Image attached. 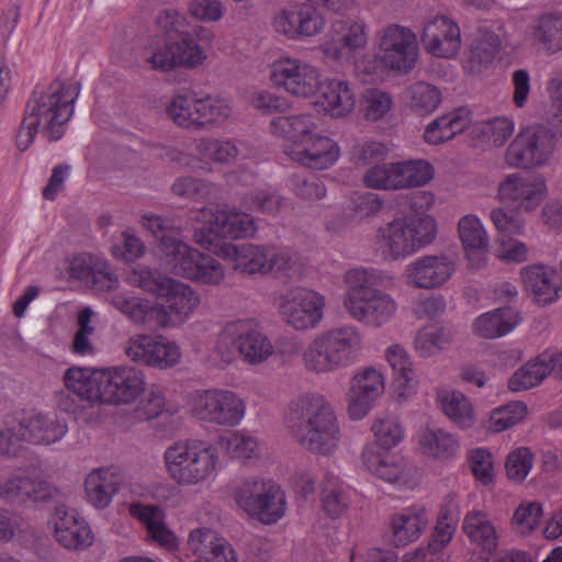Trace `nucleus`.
<instances>
[{"label":"nucleus","instance_id":"nucleus-1","mask_svg":"<svg viewBox=\"0 0 562 562\" xmlns=\"http://www.w3.org/2000/svg\"><path fill=\"white\" fill-rule=\"evenodd\" d=\"M80 92L79 82L67 83L59 77L46 87H36L25 103L23 117L16 133V147L26 150L41 132L48 142L59 140L75 111Z\"/></svg>","mask_w":562,"mask_h":562},{"label":"nucleus","instance_id":"nucleus-2","mask_svg":"<svg viewBox=\"0 0 562 562\" xmlns=\"http://www.w3.org/2000/svg\"><path fill=\"white\" fill-rule=\"evenodd\" d=\"M288 428L306 450L330 454L338 446L339 427L333 406L318 393H305L291 402Z\"/></svg>","mask_w":562,"mask_h":562},{"label":"nucleus","instance_id":"nucleus-3","mask_svg":"<svg viewBox=\"0 0 562 562\" xmlns=\"http://www.w3.org/2000/svg\"><path fill=\"white\" fill-rule=\"evenodd\" d=\"M362 348V335L355 326H341L318 334L302 352L307 372L325 374L349 366Z\"/></svg>","mask_w":562,"mask_h":562},{"label":"nucleus","instance_id":"nucleus-4","mask_svg":"<svg viewBox=\"0 0 562 562\" xmlns=\"http://www.w3.org/2000/svg\"><path fill=\"white\" fill-rule=\"evenodd\" d=\"M436 222L428 215L396 217L378 227L375 245L385 259L406 258L436 238Z\"/></svg>","mask_w":562,"mask_h":562},{"label":"nucleus","instance_id":"nucleus-5","mask_svg":"<svg viewBox=\"0 0 562 562\" xmlns=\"http://www.w3.org/2000/svg\"><path fill=\"white\" fill-rule=\"evenodd\" d=\"M348 290L344 305L349 315L373 328L386 324L395 314L397 305L386 292L371 283V274L367 269H351L346 273Z\"/></svg>","mask_w":562,"mask_h":562},{"label":"nucleus","instance_id":"nucleus-6","mask_svg":"<svg viewBox=\"0 0 562 562\" xmlns=\"http://www.w3.org/2000/svg\"><path fill=\"white\" fill-rule=\"evenodd\" d=\"M68 428L64 422L42 412L20 417L7 415L0 423V453L10 454L15 442L49 446L59 441Z\"/></svg>","mask_w":562,"mask_h":562},{"label":"nucleus","instance_id":"nucleus-7","mask_svg":"<svg viewBox=\"0 0 562 562\" xmlns=\"http://www.w3.org/2000/svg\"><path fill=\"white\" fill-rule=\"evenodd\" d=\"M217 461L216 448L200 440L176 442L165 452L167 471L181 485L205 481L215 471Z\"/></svg>","mask_w":562,"mask_h":562},{"label":"nucleus","instance_id":"nucleus-8","mask_svg":"<svg viewBox=\"0 0 562 562\" xmlns=\"http://www.w3.org/2000/svg\"><path fill=\"white\" fill-rule=\"evenodd\" d=\"M557 148L555 133L544 125L522 128L506 148L504 160L516 169L541 168L550 162Z\"/></svg>","mask_w":562,"mask_h":562},{"label":"nucleus","instance_id":"nucleus-9","mask_svg":"<svg viewBox=\"0 0 562 562\" xmlns=\"http://www.w3.org/2000/svg\"><path fill=\"white\" fill-rule=\"evenodd\" d=\"M236 503L250 517L266 525L276 524L285 514V494L271 480H246L236 492Z\"/></svg>","mask_w":562,"mask_h":562},{"label":"nucleus","instance_id":"nucleus-10","mask_svg":"<svg viewBox=\"0 0 562 562\" xmlns=\"http://www.w3.org/2000/svg\"><path fill=\"white\" fill-rule=\"evenodd\" d=\"M191 412L200 420L232 427L244 417L245 404L232 391L212 389L196 392L193 395Z\"/></svg>","mask_w":562,"mask_h":562},{"label":"nucleus","instance_id":"nucleus-11","mask_svg":"<svg viewBox=\"0 0 562 562\" xmlns=\"http://www.w3.org/2000/svg\"><path fill=\"white\" fill-rule=\"evenodd\" d=\"M282 321L296 330L315 328L324 316L325 299L319 293L294 288L277 299Z\"/></svg>","mask_w":562,"mask_h":562},{"label":"nucleus","instance_id":"nucleus-12","mask_svg":"<svg viewBox=\"0 0 562 562\" xmlns=\"http://www.w3.org/2000/svg\"><path fill=\"white\" fill-rule=\"evenodd\" d=\"M205 55L199 44L155 36L144 48V60L153 70L170 71L177 67L194 68Z\"/></svg>","mask_w":562,"mask_h":562},{"label":"nucleus","instance_id":"nucleus-13","mask_svg":"<svg viewBox=\"0 0 562 562\" xmlns=\"http://www.w3.org/2000/svg\"><path fill=\"white\" fill-rule=\"evenodd\" d=\"M547 193V181L540 175L510 173L504 177L497 188L499 201L518 213L536 211Z\"/></svg>","mask_w":562,"mask_h":562},{"label":"nucleus","instance_id":"nucleus-14","mask_svg":"<svg viewBox=\"0 0 562 562\" xmlns=\"http://www.w3.org/2000/svg\"><path fill=\"white\" fill-rule=\"evenodd\" d=\"M379 49L383 65L398 71H411L417 61L416 34L408 27L390 24L378 33Z\"/></svg>","mask_w":562,"mask_h":562},{"label":"nucleus","instance_id":"nucleus-15","mask_svg":"<svg viewBox=\"0 0 562 562\" xmlns=\"http://www.w3.org/2000/svg\"><path fill=\"white\" fill-rule=\"evenodd\" d=\"M100 404L126 405L145 391L144 373L133 367L102 370L99 378Z\"/></svg>","mask_w":562,"mask_h":562},{"label":"nucleus","instance_id":"nucleus-16","mask_svg":"<svg viewBox=\"0 0 562 562\" xmlns=\"http://www.w3.org/2000/svg\"><path fill=\"white\" fill-rule=\"evenodd\" d=\"M271 80L286 92L303 98L314 94L319 87L317 68L285 56L272 63Z\"/></svg>","mask_w":562,"mask_h":562},{"label":"nucleus","instance_id":"nucleus-17","mask_svg":"<svg viewBox=\"0 0 562 562\" xmlns=\"http://www.w3.org/2000/svg\"><path fill=\"white\" fill-rule=\"evenodd\" d=\"M126 356L134 362L167 369L179 362V347L164 336L137 335L125 347Z\"/></svg>","mask_w":562,"mask_h":562},{"label":"nucleus","instance_id":"nucleus-18","mask_svg":"<svg viewBox=\"0 0 562 562\" xmlns=\"http://www.w3.org/2000/svg\"><path fill=\"white\" fill-rule=\"evenodd\" d=\"M383 392L384 379L379 370L368 367L358 371L350 380L347 393L349 417L362 419Z\"/></svg>","mask_w":562,"mask_h":562},{"label":"nucleus","instance_id":"nucleus-19","mask_svg":"<svg viewBox=\"0 0 562 562\" xmlns=\"http://www.w3.org/2000/svg\"><path fill=\"white\" fill-rule=\"evenodd\" d=\"M331 32L339 38H333L322 45V50L328 58L349 61L352 57L359 55L368 44L364 22L336 20L331 23Z\"/></svg>","mask_w":562,"mask_h":562},{"label":"nucleus","instance_id":"nucleus-20","mask_svg":"<svg viewBox=\"0 0 562 562\" xmlns=\"http://www.w3.org/2000/svg\"><path fill=\"white\" fill-rule=\"evenodd\" d=\"M100 375L101 371L91 373L88 369L78 367L67 369L63 376L66 391H60L56 395L59 408L68 413L76 411V403L70 400L69 393L76 395L78 400L87 402L89 406L100 404Z\"/></svg>","mask_w":562,"mask_h":562},{"label":"nucleus","instance_id":"nucleus-21","mask_svg":"<svg viewBox=\"0 0 562 562\" xmlns=\"http://www.w3.org/2000/svg\"><path fill=\"white\" fill-rule=\"evenodd\" d=\"M422 43L432 56L452 58L461 48L459 25L446 15H437L425 22Z\"/></svg>","mask_w":562,"mask_h":562},{"label":"nucleus","instance_id":"nucleus-22","mask_svg":"<svg viewBox=\"0 0 562 562\" xmlns=\"http://www.w3.org/2000/svg\"><path fill=\"white\" fill-rule=\"evenodd\" d=\"M313 2L284 9L273 20V27L289 38L314 36L325 26V20Z\"/></svg>","mask_w":562,"mask_h":562},{"label":"nucleus","instance_id":"nucleus-23","mask_svg":"<svg viewBox=\"0 0 562 562\" xmlns=\"http://www.w3.org/2000/svg\"><path fill=\"white\" fill-rule=\"evenodd\" d=\"M54 490L40 479L35 470L16 473L0 482V497L9 503L44 502L53 497Z\"/></svg>","mask_w":562,"mask_h":562},{"label":"nucleus","instance_id":"nucleus-24","mask_svg":"<svg viewBox=\"0 0 562 562\" xmlns=\"http://www.w3.org/2000/svg\"><path fill=\"white\" fill-rule=\"evenodd\" d=\"M453 271L454 265L446 255L423 256L406 268L408 283L426 290L445 284Z\"/></svg>","mask_w":562,"mask_h":562},{"label":"nucleus","instance_id":"nucleus-25","mask_svg":"<svg viewBox=\"0 0 562 562\" xmlns=\"http://www.w3.org/2000/svg\"><path fill=\"white\" fill-rule=\"evenodd\" d=\"M237 352L250 364L266 361L273 352V346L254 319L234 322Z\"/></svg>","mask_w":562,"mask_h":562},{"label":"nucleus","instance_id":"nucleus-26","mask_svg":"<svg viewBox=\"0 0 562 562\" xmlns=\"http://www.w3.org/2000/svg\"><path fill=\"white\" fill-rule=\"evenodd\" d=\"M290 150V158L307 168L324 170L339 158V146L329 137L313 134L301 147Z\"/></svg>","mask_w":562,"mask_h":562},{"label":"nucleus","instance_id":"nucleus-27","mask_svg":"<svg viewBox=\"0 0 562 562\" xmlns=\"http://www.w3.org/2000/svg\"><path fill=\"white\" fill-rule=\"evenodd\" d=\"M361 460L371 473L389 483H406L412 470L404 458L381 452L374 445L362 449Z\"/></svg>","mask_w":562,"mask_h":562},{"label":"nucleus","instance_id":"nucleus-28","mask_svg":"<svg viewBox=\"0 0 562 562\" xmlns=\"http://www.w3.org/2000/svg\"><path fill=\"white\" fill-rule=\"evenodd\" d=\"M520 279L538 304H551L559 296L558 272L552 267L540 263L526 266L520 270Z\"/></svg>","mask_w":562,"mask_h":562},{"label":"nucleus","instance_id":"nucleus-29","mask_svg":"<svg viewBox=\"0 0 562 562\" xmlns=\"http://www.w3.org/2000/svg\"><path fill=\"white\" fill-rule=\"evenodd\" d=\"M160 259L171 273L190 279L201 251L173 235H162L158 244Z\"/></svg>","mask_w":562,"mask_h":562},{"label":"nucleus","instance_id":"nucleus-30","mask_svg":"<svg viewBox=\"0 0 562 562\" xmlns=\"http://www.w3.org/2000/svg\"><path fill=\"white\" fill-rule=\"evenodd\" d=\"M316 123L312 114H295L278 116L271 120L270 131L273 135L280 136L289 142L284 146V154L290 157V150H296L315 133Z\"/></svg>","mask_w":562,"mask_h":562},{"label":"nucleus","instance_id":"nucleus-31","mask_svg":"<svg viewBox=\"0 0 562 562\" xmlns=\"http://www.w3.org/2000/svg\"><path fill=\"white\" fill-rule=\"evenodd\" d=\"M212 215V229L223 238H247L257 231L254 217L235 207L217 209Z\"/></svg>","mask_w":562,"mask_h":562},{"label":"nucleus","instance_id":"nucleus-32","mask_svg":"<svg viewBox=\"0 0 562 562\" xmlns=\"http://www.w3.org/2000/svg\"><path fill=\"white\" fill-rule=\"evenodd\" d=\"M130 514L147 530V536L166 549L177 546V537L165 524L164 510L157 505L132 504Z\"/></svg>","mask_w":562,"mask_h":562},{"label":"nucleus","instance_id":"nucleus-33","mask_svg":"<svg viewBox=\"0 0 562 562\" xmlns=\"http://www.w3.org/2000/svg\"><path fill=\"white\" fill-rule=\"evenodd\" d=\"M428 524L427 510L423 507H409L391 518L392 542L405 547L419 538Z\"/></svg>","mask_w":562,"mask_h":562},{"label":"nucleus","instance_id":"nucleus-34","mask_svg":"<svg viewBox=\"0 0 562 562\" xmlns=\"http://www.w3.org/2000/svg\"><path fill=\"white\" fill-rule=\"evenodd\" d=\"M55 536L67 549L79 550L92 544V533L85 520L75 514L58 508L56 512Z\"/></svg>","mask_w":562,"mask_h":562},{"label":"nucleus","instance_id":"nucleus-35","mask_svg":"<svg viewBox=\"0 0 562 562\" xmlns=\"http://www.w3.org/2000/svg\"><path fill=\"white\" fill-rule=\"evenodd\" d=\"M459 521L458 505L453 497L446 499L440 509V514L427 547L417 549L418 554H423L424 559L427 555L434 558L439 553L452 539Z\"/></svg>","mask_w":562,"mask_h":562},{"label":"nucleus","instance_id":"nucleus-36","mask_svg":"<svg viewBox=\"0 0 562 562\" xmlns=\"http://www.w3.org/2000/svg\"><path fill=\"white\" fill-rule=\"evenodd\" d=\"M470 122V111L465 108H458L430 122L425 128L424 138L431 145L441 144L462 133Z\"/></svg>","mask_w":562,"mask_h":562},{"label":"nucleus","instance_id":"nucleus-37","mask_svg":"<svg viewBox=\"0 0 562 562\" xmlns=\"http://www.w3.org/2000/svg\"><path fill=\"white\" fill-rule=\"evenodd\" d=\"M317 90L321 93L323 105L331 116H345L355 109L356 97L348 81L340 79L319 81Z\"/></svg>","mask_w":562,"mask_h":562},{"label":"nucleus","instance_id":"nucleus-38","mask_svg":"<svg viewBox=\"0 0 562 562\" xmlns=\"http://www.w3.org/2000/svg\"><path fill=\"white\" fill-rule=\"evenodd\" d=\"M518 323L519 315L514 308H496L480 315L473 323V331L482 338L493 339L508 334Z\"/></svg>","mask_w":562,"mask_h":562},{"label":"nucleus","instance_id":"nucleus-39","mask_svg":"<svg viewBox=\"0 0 562 562\" xmlns=\"http://www.w3.org/2000/svg\"><path fill=\"white\" fill-rule=\"evenodd\" d=\"M119 486L120 480L111 470L92 471L85 481L87 499L98 508L109 506L113 495L119 491Z\"/></svg>","mask_w":562,"mask_h":562},{"label":"nucleus","instance_id":"nucleus-40","mask_svg":"<svg viewBox=\"0 0 562 562\" xmlns=\"http://www.w3.org/2000/svg\"><path fill=\"white\" fill-rule=\"evenodd\" d=\"M463 531L472 543L486 553L497 549V533L487 515L481 510L469 512L463 519Z\"/></svg>","mask_w":562,"mask_h":562},{"label":"nucleus","instance_id":"nucleus-41","mask_svg":"<svg viewBox=\"0 0 562 562\" xmlns=\"http://www.w3.org/2000/svg\"><path fill=\"white\" fill-rule=\"evenodd\" d=\"M391 190L415 188L432 179V167L425 160L391 162Z\"/></svg>","mask_w":562,"mask_h":562},{"label":"nucleus","instance_id":"nucleus-42","mask_svg":"<svg viewBox=\"0 0 562 562\" xmlns=\"http://www.w3.org/2000/svg\"><path fill=\"white\" fill-rule=\"evenodd\" d=\"M551 356L541 352L516 370L508 380V389L514 392L529 390L539 385L552 372L548 366Z\"/></svg>","mask_w":562,"mask_h":562},{"label":"nucleus","instance_id":"nucleus-43","mask_svg":"<svg viewBox=\"0 0 562 562\" xmlns=\"http://www.w3.org/2000/svg\"><path fill=\"white\" fill-rule=\"evenodd\" d=\"M418 443L425 456L440 460L454 457L460 449L454 436L441 428L423 429L418 436Z\"/></svg>","mask_w":562,"mask_h":562},{"label":"nucleus","instance_id":"nucleus-44","mask_svg":"<svg viewBox=\"0 0 562 562\" xmlns=\"http://www.w3.org/2000/svg\"><path fill=\"white\" fill-rule=\"evenodd\" d=\"M532 41L549 55L562 52V13L541 15L533 27Z\"/></svg>","mask_w":562,"mask_h":562},{"label":"nucleus","instance_id":"nucleus-45","mask_svg":"<svg viewBox=\"0 0 562 562\" xmlns=\"http://www.w3.org/2000/svg\"><path fill=\"white\" fill-rule=\"evenodd\" d=\"M385 358L393 370L400 396L409 395L414 391L415 373L406 350L400 345H393L386 349Z\"/></svg>","mask_w":562,"mask_h":562},{"label":"nucleus","instance_id":"nucleus-46","mask_svg":"<svg viewBox=\"0 0 562 562\" xmlns=\"http://www.w3.org/2000/svg\"><path fill=\"white\" fill-rule=\"evenodd\" d=\"M168 288L161 299L166 300L170 314L181 321L199 305V296L190 285L173 279Z\"/></svg>","mask_w":562,"mask_h":562},{"label":"nucleus","instance_id":"nucleus-47","mask_svg":"<svg viewBox=\"0 0 562 562\" xmlns=\"http://www.w3.org/2000/svg\"><path fill=\"white\" fill-rule=\"evenodd\" d=\"M267 246L244 244L234 248V269L245 273H267Z\"/></svg>","mask_w":562,"mask_h":562},{"label":"nucleus","instance_id":"nucleus-48","mask_svg":"<svg viewBox=\"0 0 562 562\" xmlns=\"http://www.w3.org/2000/svg\"><path fill=\"white\" fill-rule=\"evenodd\" d=\"M440 404L449 419L462 429H468L475 422V413L471 402L460 392L440 395Z\"/></svg>","mask_w":562,"mask_h":562},{"label":"nucleus","instance_id":"nucleus-49","mask_svg":"<svg viewBox=\"0 0 562 562\" xmlns=\"http://www.w3.org/2000/svg\"><path fill=\"white\" fill-rule=\"evenodd\" d=\"M405 98L408 106L420 115L434 112L441 103L440 90L424 81L411 85L405 90Z\"/></svg>","mask_w":562,"mask_h":562},{"label":"nucleus","instance_id":"nucleus-50","mask_svg":"<svg viewBox=\"0 0 562 562\" xmlns=\"http://www.w3.org/2000/svg\"><path fill=\"white\" fill-rule=\"evenodd\" d=\"M194 114H196V120L201 123L198 125L199 132L212 124L221 123L228 119L232 114V108L223 99L206 95L194 99Z\"/></svg>","mask_w":562,"mask_h":562},{"label":"nucleus","instance_id":"nucleus-51","mask_svg":"<svg viewBox=\"0 0 562 562\" xmlns=\"http://www.w3.org/2000/svg\"><path fill=\"white\" fill-rule=\"evenodd\" d=\"M156 25L165 40L183 41L196 44L189 31V22L182 13L175 9H164L156 16Z\"/></svg>","mask_w":562,"mask_h":562},{"label":"nucleus","instance_id":"nucleus-52","mask_svg":"<svg viewBox=\"0 0 562 562\" xmlns=\"http://www.w3.org/2000/svg\"><path fill=\"white\" fill-rule=\"evenodd\" d=\"M452 333L443 327L426 326L416 335L415 349L423 357H429L446 349L452 342Z\"/></svg>","mask_w":562,"mask_h":562},{"label":"nucleus","instance_id":"nucleus-53","mask_svg":"<svg viewBox=\"0 0 562 562\" xmlns=\"http://www.w3.org/2000/svg\"><path fill=\"white\" fill-rule=\"evenodd\" d=\"M128 281L142 290L161 297L167 289H169L168 286L172 279L155 269L138 265L133 268L128 276Z\"/></svg>","mask_w":562,"mask_h":562},{"label":"nucleus","instance_id":"nucleus-54","mask_svg":"<svg viewBox=\"0 0 562 562\" xmlns=\"http://www.w3.org/2000/svg\"><path fill=\"white\" fill-rule=\"evenodd\" d=\"M195 150L200 156L220 164L231 162L239 155L237 144L231 139L200 138Z\"/></svg>","mask_w":562,"mask_h":562},{"label":"nucleus","instance_id":"nucleus-55","mask_svg":"<svg viewBox=\"0 0 562 562\" xmlns=\"http://www.w3.org/2000/svg\"><path fill=\"white\" fill-rule=\"evenodd\" d=\"M461 243L467 251H481L487 248L488 239L480 220L472 214L464 215L458 224Z\"/></svg>","mask_w":562,"mask_h":562},{"label":"nucleus","instance_id":"nucleus-56","mask_svg":"<svg viewBox=\"0 0 562 562\" xmlns=\"http://www.w3.org/2000/svg\"><path fill=\"white\" fill-rule=\"evenodd\" d=\"M168 117L179 127L198 132L201 124L194 114V99L189 100L187 95L177 94L166 108Z\"/></svg>","mask_w":562,"mask_h":562},{"label":"nucleus","instance_id":"nucleus-57","mask_svg":"<svg viewBox=\"0 0 562 562\" xmlns=\"http://www.w3.org/2000/svg\"><path fill=\"white\" fill-rule=\"evenodd\" d=\"M225 279V269L223 265L213 256L201 252L199 260H196L189 280L198 283L217 286Z\"/></svg>","mask_w":562,"mask_h":562},{"label":"nucleus","instance_id":"nucleus-58","mask_svg":"<svg viewBox=\"0 0 562 562\" xmlns=\"http://www.w3.org/2000/svg\"><path fill=\"white\" fill-rule=\"evenodd\" d=\"M476 131L480 137L499 147L513 135L514 122L506 116H495L482 121Z\"/></svg>","mask_w":562,"mask_h":562},{"label":"nucleus","instance_id":"nucleus-59","mask_svg":"<svg viewBox=\"0 0 562 562\" xmlns=\"http://www.w3.org/2000/svg\"><path fill=\"white\" fill-rule=\"evenodd\" d=\"M350 504L348 491L338 483H328L322 490V507L331 519L341 517Z\"/></svg>","mask_w":562,"mask_h":562},{"label":"nucleus","instance_id":"nucleus-60","mask_svg":"<svg viewBox=\"0 0 562 562\" xmlns=\"http://www.w3.org/2000/svg\"><path fill=\"white\" fill-rule=\"evenodd\" d=\"M215 191L216 188L212 182L191 176L180 177L171 186V192L175 195L195 201L210 196Z\"/></svg>","mask_w":562,"mask_h":562},{"label":"nucleus","instance_id":"nucleus-61","mask_svg":"<svg viewBox=\"0 0 562 562\" xmlns=\"http://www.w3.org/2000/svg\"><path fill=\"white\" fill-rule=\"evenodd\" d=\"M371 430L374 434L378 446L385 450L397 446L404 438V429L394 417L376 419L372 424Z\"/></svg>","mask_w":562,"mask_h":562},{"label":"nucleus","instance_id":"nucleus-62","mask_svg":"<svg viewBox=\"0 0 562 562\" xmlns=\"http://www.w3.org/2000/svg\"><path fill=\"white\" fill-rule=\"evenodd\" d=\"M527 406L522 402H513L495 408L490 417V429L501 432L525 418Z\"/></svg>","mask_w":562,"mask_h":562},{"label":"nucleus","instance_id":"nucleus-63","mask_svg":"<svg viewBox=\"0 0 562 562\" xmlns=\"http://www.w3.org/2000/svg\"><path fill=\"white\" fill-rule=\"evenodd\" d=\"M221 442L224 445L227 452L236 459L246 460L258 453V441L250 435L234 431L226 437H222Z\"/></svg>","mask_w":562,"mask_h":562},{"label":"nucleus","instance_id":"nucleus-64","mask_svg":"<svg viewBox=\"0 0 562 562\" xmlns=\"http://www.w3.org/2000/svg\"><path fill=\"white\" fill-rule=\"evenodd\" d=\"M361 105L364 117L375 122L391 110L392 99L380 89H368L362 97Z\"/></svg>","mask_w":562,"mask_h":562}]
</instances>
